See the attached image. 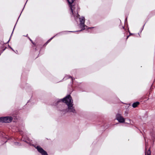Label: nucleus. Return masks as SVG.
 Here are the masks:
<instances>
[{
  "label": "nucleus",
  "instance_id": "obj_1",
  "mask_svg": "<svg viewBox=\"0 0 155 155\" xmlns=\"http://www.w3.org/2000/svg\"><path fill=\"white\" fill-rule=\"evenodd\" d=\"M73 101L70 95H68L62 99L57 101L56 105H59V110L65 113L69 112L76 113V111L73 107Z\"/></svg>",
  "mask_w": 155,
  "mask_h": 155
},
{
  "label": "nucleus",
  "instance_id": "obj_2",
  "mask_svg": "<svg viewBox=\"0 0 155 155\" xmlns=\"http://www.w3.org/2000/svg\"><path fill=\"white\" fill-rule=\"evenodd\" d=\"M67 1L70 8L72 15L75 17V16L76 17L80 16L78 14V11H79L80 8L78 7V5H72L74 0H67Z\"/></svg>",
  "mask_w": 155,
  "mask_h": 155
},
{
  "label": "nucleus",
  "instance_id": "obj_3",
  "mask_svg": "<svg viewBox=\"0 0 155 155\" xmlns=\"http://www.w3.org/2000/svg\"><path fill=\"white\" fill-rule=\"evenodd\" d=\"M80 27L81 28H82V29L80 30L79 31H70V32H76V31H82V30H84L85 29V27H86L87 26L84 25L85 22V18L84 17H82L81 18H80Z\"/></svg>",
  "mask_w": 155,
  "mask_h": 155
},
{
  "label": "nucleus",
  "instance_id": "obj_4",
  "mask_svg": "<svg viewBox=\"0 0 155 155\" xmlns=\"http://www.w3.org/2000/svg\"><path fill=\"white\" fill-rule=\"evenodd\" d=\"M13 118L11 117H0V122L9 123L12 120Z\"/></svg>",
  "mask_w": 155,
  "mask_h": 155
},
{
  "label": "nucleus",
  "instance_id": "obj_5",
  "mask_svg": "<svg viewBox=\"0 0 155 155\" xmlns=\"http://www.w3.org/2000/svg\"><path fill=\"white\" fill-rule=\"evenodd\" d=\"M36 148L37 149L38 151L42 155H48L47 152L44 150L42 148L39 147V146H37L36 147Z\"/></svg>",
  "mask_w": 155,
  "mask_h": 155
},
{
  "label": "nucleus",
  "instance_id": "obj_6",
  "mask_svg": "<svg viewBox=\"0 0 155 155\" xmlns=\"http://www.w3.org/2000/svg\"><path fill=\"white\" fill-rule=\"evenodd\" d=\"M116 118L117 120L120 123H123L125 121L124 119L120 114H117L116 115Z\"/></svg>",
  "mask_w": 155,
  "mask_h": 155
},
{
  "label": "nucleus",
  "instance_id": "obj_7",
  "mask_svg": "<svg viewBox=\"0 0 155 155\" xmlns=\"http://www.w3.org/2000/svg\"><path fill=\"white\" fill-rule=\"evenodd\" d=\"M145 155H150L151 154V151H150V149H149L147 152H146L147 150V144L148 143L147 142L146 140L145 139Z\"/></svg>",
  "mask_w": 155,
  "mask_h": 155
},
{
  "label": "nucleus",
  "instance_id": "obj_8",
  "mask_svg": "<svg viewBox=\"0 0 155 155\" xmlns=\"http://www.w3.org/2000/svg\"><path fill=\"white\" fill-rule=\"evenodd\" d=\"M140 103L139 102H136L132 104V106L134 108H135Z\"/></svg>",
  "mask_w": 155,
  "mask_h": 155
},
{
  "label": "nucleus",
  "instance_id": "obj_9",
  "mask_svg": "<svg viewBox=\"0 0 155 155\" xmlns=\"http://www.w3.org/2000/svg\"><path fill=\"white\" fill-rule=\"evenodd\" d=\"M29 40H30V41L33 44L35 45V46H36V45L35 44L33 41L29 38H28Z\"/></svg>",
  "mask_w": 155,
  "mask_h": 155
},
{
  "label": "nucleus",
  "instance_id": "obj_10",
  "mask_svg": "<svg viewBox=\"0 0 155 155\" xmlns=\"http://www.w3.org/2000/svg\"><path fill=\"white\" fill-rule=\"evenodd\" d=\"M15 145H20V143L18 142H15L14 143Z\"/></svg>",
  "mask_w": 155,
  "mask_h": 155
},
{
  "label": "nucleus",
  "instance_id": "obj_11",
  "mask_svg": "<svg viewBox=\"0 0 155 155\" xmlns=\"http://www.w3.org/2000/svg\"><path fill=\"white\" fill-rule=\"evenodd\" d=\"M13 30H14V29H13ZM13 31H14V30H13V31H12V35H11V36H10V38H9V40L8 41V42H7V43H8V42H9V41H10V38H11V36H12V33H13Z\"/></svg>",
  "mask_w": 155,
  "mask_h": 155
},
{
  "label": "nucleus",
  "instance_id": "obj_12",
  "mask_svg": "<svg viewBox=\"0 0 155 155\" xmlns=\"http://www.w3.org/2000/svg\"><path fill=\"white\" fill-rule=\"evenodd\" d=\"M50 41V40H48V41H47L44 44V45H46Z\"/></svg>",
  "mask_w": 155,
  "mask_h": 155
},
{
  "label": "nucleus",
  "instance_id": "obj_13",
  "mask_svg": "<svg viewBox=\"0 0 155 155\" xmlns=\"http://www.w3.org/2000/svg\"><path fill=\"white\" fill-rule=\"evenodd\" d=\"M130 33V35H129L127 36V39L129 37V35H133V34L131 33Z\"/></svg>",
  "mask_w": 155,
  "mask_h": 155
},
{
  "label": "nucleus",
  "instance_id": "obj_14",
  "mask_svg": "<svg viewBox=\"0 0 155 155\" xmlns=\"http://www.w3.org/2000/svg\"><path fill=\"white\" fill-rule=\"evenodd\" d=\"M69 78H71V81H72V83H73V80L72 78V77L71 76H70L69 77Z\"/></svg>",
  "mask_w": 155,
  "mask_h": 155
},
{
  "label": "nucleus",
  "instance_id": "obj_15",
  "mask_svg": "<svg viewBox=\"0 0 155 155\" xmlns=\"http://www.w3.org/2000/svg\"><path fill=\"white\" fill-rule=\"evenodd\" d=\"M54 37H52V38H51L49 40H50H50H51V39H52Z\"/></svg>",
  "mask_w": 155,
  "mask_h": 155
},
{
  "label": "nucleus",
  "instance_id": "obj_16",
  "mask_svg": "<svg viewBox=\"0 0 155 155\" xmlns=\"http://www.w3.org/2000/svg\"><path fill=\"white\" fill-rule=\"evenodd\" d=\"M94 28V27H89L88 28V29H91V28Z\"/></svg>",
  "mask_w": 155,
  "mask_h": 155
},
{
  "label": "nucleus",
  "instance_id": "obj_17",
  "mask_svg": "<svg viewBox=\"0 0 155 155\" xmlns=\"http://www.w3.org/2000/svg\"><path fill=\"white\" fill-rule=\"evenodd\" d=\"M10 48L11 49H12L13 51H14V50H13V48H11V47H10Z\"/></svg>",
  "mask_w": 155,
  "mask_h": 155
},
{
  "label": "nucleus",
  "instance_id": "obj_18",
  "mask_svg": "<svg viewBox=\"0 0 155 155\" xmlns=\"http://www.w3.org/2000/svg\"><path fill=\"white\" fill-rule=\"evenodd\" d=\"M26 4V3H25V5ZM24 7H25V6H24ZM23 9H24V8H23ZM23 10V9H22V10Z\"/></svg>",
  "mask_w": 155,
  "mask_h": 155
},
{
  "label": "nucleus",
  "instance_id": "obj_19",
  "mask_svg": "<svg viewBox=\"0 0 155 155\" xmlns=\"http://www.w3.org/2000/svg\"><path fill=\"white\" fill-rule=\"evenodd\" d=\"M22 12V11H21V14H20V15H21V14Z\"/></svg>",
  "mask_w": 155,
  "mask_h": 155
},
{
  "label": "nucleus",
  "instance_id": "obj_20",
  "mask_svg": "<svg viewBox=\"0 0 155 155\" xmlns=\"http://www.w3.org/2000/svg\"><path fill=\"white\" fill-rule=\"evenodd\" d=\"M22 12V11H21V14H20V15H21V14Z\"/></svg>",
  "mask_w": 155,
  "mask_h": 155
},
{
  "label": "nucleus",
  "instance_id": "obj_21",
  "mask_svg": "<svg viewBox=\"0 0 155 155\" xmlns=\"http://www.w3.org/2000/svg\"><path fill=\"white\" fill-rule=\"evenodd\" d=\"M22 12V11H21V14H20V15H21V14Z\"/></svg>",
  "mask_w": 155,
  "mask_h": 155
},
{
  "label": "nucleus",
  "instance_id": "obj_22",
  "mask_svg": "<svg viewBox=\"0 0 155 155\" xmlns=\"http://www.w3.org/2000/svg\"><path fill=\"white\" fill-rule=\"evenodd\" d=\"M20 16H19V17H18V19H19V18L20 17Z\"/></svg>",
  "mask_w": 155,
  "mask_h": 155
},
{
  "label": "nucleus",
  "instance_id": "obj_23",
  "mask_svg": "<svg viewBox=\"0 0 155 155\" xmlns=\"http://www.w3.org/2000/svg\"><path fill=\"white\" fill-rule=\"evenodd\" d=\"M28 0H27V1H26V2H27V1H28Z\"/></svg>",
  "mask_w": 155,
  "mask_h": 155
},
{
  "label": "nucleus",
  "instance_id": "obj_24",
  "mask_svg": "<svg viewBox=\"0 0 155 155\" xmlns=\"http://www.w3.org/2000/svg\"><path fill=\"white\" fill-rule=\"evenodd\" d=\"M28 0H27V1H26V2H27V1H28Z\"/></svg>",
  "mask_w": 155,
  "mask_h": 155
},
{
  "label": "nucleus",
  "instance_id": "obj_25",
  "mask_svg": "<svg viewBox=\"0 0 155 155\" xmlns=\"http://www.w3.org/2000/svg\"><path fill=\"white\" fill-rule=\"evenodd\" d=\"M8 46L10 48V46H9V45H8Z\"/></svg>",
  "mask_w": 155,
  "mask_h": 155
},
{
  "label": "nucleus",
  "instance_id": "obj_26",
  "mask_svg": "<svg viewBox=\"0 0 155 155\" xmlns=\"http://www.w3.org/2000/svg\"><path fill=\"white\" fill-rule=\"evenodd\" d=\"M144 25H143V27H144Z\"/></svg>",
  "mask_w": 155,
  "mask_h": 155
},
{
  "label": "nucleus",
  "instance_id": "obj_27",
  "mask_svg": "<svg viewBox=\"0 0 155 155\" xmlns=\"http://www.w3.org/2000/svg\"><path fill=\"white\" fill-rule=\"evenodd\" d=\"M123 28H124V27H123Z\"/></svg>",
  "mask_w": 155,
  "mask_h": 155
}]
</instances>
